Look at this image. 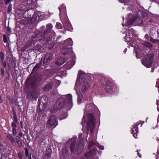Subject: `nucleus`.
Here are the masks:
<instances>
[{
  "mask_svg": "<svg viewBox=\"0 0 159 159\" xmlns=\"http://www.w3.org/2000/svg\"><path fill=\"white\" fill-rule=\"evenodd\" d=\"M29 156V159H31V155H30V156Z\"/></svg>",
  "mask_w": 159,
  "mask_h": 159,
  "instance_id": "obj_60",
  "label": "nucleus"
},
{
  "mask_svg": "<svg viewBox=\"0 0 159 159\" xmlns=\"http://www.w3.org/2000/svg\"><path fill=\"white\" fill-rule=\"evenodd\" d=\"M34 0H27V3L29 5H31L34 2Z\"/></svg>",
  "mask_w": 159,
  "mask_h": 159,
  "instance_id": "obj_31",
  "label": "nucleus"
},
{
  "mask_svg": "<svg viewBox=\"0 0 159 159\" xmlns=\"http://www.w3.org/2000/svg\"><path fill=\"white\" fill-rule=\"evenodd\" d=\"M6 4H8L9 2H11V0H4Z\"/></svg>",
  "mask_w": 159,
  "mask_h": 159,
  "instance_id": "obj_40",
  "label": "nucleus"
},
{
  "mask_svg": "<svg viewBox=\"0 0 159 159\" xmlns=\"http://www.w3.org/2000/svg\"><path fill=\"white\" fill-rule=\"evenodd\" d=\"M44 28V26H42L41 27V28Z\"/></svg>",
  "mask_w": 159,
  "mask_h": 159,
  "instance_id": "obj_64",
  "label": "nucleus"
},
{
  "mask_svg": "<svg viewBox=\"0 0 159 159\" xmlns=\"http://www.w3.org/2000/svg\"><path fill=\"white\" fill-rule=\"evenodd\" d=\"M1 72L2 76H3L4 74V70L3 68H1Z\"/></svg>",
  "mask_w": 159,
  "mask_h": 159,
  "instance_id": "obj_38",
  "label": "nucleus"
},
{
  "mask_svg": "<svg viewBox=\"0 0 159 159\" xmlns=\"http://www.w3.org/2000/svg\"><path fill=\"white\" fill-rule=\"evenodd\" d=\"M47 99V98L46 97H45V96H44L43 97V98H41V99H40V101H42V100L43 99Z\"/></svg>",
  "mask_w": 159,
  "mask_h": 159,
  "instance_id": "obj_52",
  "label": "nucleus"
},
{
  "mask_svg": "<svg viewBox=\"0 0 159 159\" xmlns=\"http://www.w3.org/2000/svg\"><path fill=\"white\" fill-rule=\"evenodd\" d=\"M137 153H138V155L139 156V157H140L141 158V154H139V153L138 152H137Z\"/></svg>",
  "mask_w": 159,
  "mask_h": 159,
  "instance_id": "obj_55",
  "label": "nucleus"
},
{
  "mask_svg": "<svg viewBox=\"0 0 159 159\" xmlns=\"http://www.w3.org/2000/svg\"><path fill=\"white\" fill-rule=\"evenodd\" d=\"M122 2L128 3L130 1V0H120Z\"/></svg>",
  "mask_w": 159,
  "mask_h": 159,
  "instance_id": "obj_41",
  "label": "nucleus"
},
{
  "mask_svg": "<svg viewBox=\"0 0 159 159\" xmlns=\"http://www.w3.org/2000/svg\"><path fill=\"white\" fill-rule=\"evenodd\" d=\"M54 83L55 84V87H58L61 84L60 81L57 80H55Z\"/></svg>",
  "mask_w": 159,
  "mask_h": 159,
  "instance_id": "obj_24",
  "label": "nucleus"
},
{
  "mask_svg": "<svg viewBox=\"0 0 159 159\" xmlns=\"http://www.w3.org/2000/svg\"><path fill=\"white\" fill-rule=\"evenodd\" d=\"M56 27L58 29H61L62 28V25L59 22L57 23L56 25Z\"/></svg>",
  "mask_w": 159,
  "mask_h": 159,
  "instance_id": "obj_26",
  "label": "nucleus"
},
{
  "mask_svg": "<svg viewBox=\"0 0 159 159\" xmlns=\"http://www.w3.org/2000/svg\"><path fill=\"white\" fill-rule=\"evenodd\" d=\"M42 103H43V106H44V108H43V111L44 109L45 108V107H46L47 105V104L46 103H43V102H42Z\"/></svg>",
  "mask_w": 159,
  "mask_h": 159,
  "instance_id": "obj_43",
  "label": "nucleus"
},
{
  "mask_svg": "<svg viewBox=\"0 0 159 159\" xmlns=\"http://www.w3.org/2000/svg\"><path fill=\"white\" fill-rule=\"evenodd\" d=\"M58 75L62 77L65 76L66 75V71H61V72L58 73Z\"/></svg>",
  "mask_w": 159,
  "mask_h": 159,
  "instance_id": "obj_23",
  "label": "nucleus"
},
{
  "mask_svg": "<svg viewBox=\"0 0 159 159\" xmlns=\"http://www.w3.org/2000/svg\"><path fill=\"white\" fill-rule=\"evenodd\" d=\"M16 142L17 141H20V138L18 136H17L16 137Z\"/></svg>",
  "mask_w": 159,
  "mask_h": 159,
  "instance_id": "obj_47",
  "label": "nucleus"
},
{
  "mask_svg": "<svg viewBox=\"0 0 159 159\" xmlns=\"http://www.w3.org/2000/svg\"><path fill=\"white\" fill-rule=\"evenodd\" d=\"M52 55L51 53L47 54L44 58V62H47L52 58Z\"/></svg>",
  "mask_w": 159,
  "mask_h": 159,
  "instance_id": "obj_13",
  "label": "nucleus"
},
{
  "mask_svg": "<svg viewBox=\"0 0 159 159\" xmlns=\"http://www.w3.org/2000/svg\"><path fill=\"white\" fill-rule=\"evenodd\" d=\"M88 121L87 123L86 127L88 130L90 129L91 132L92 133L94 128L95 125V120L93 115L90 114H89L87 115Z\"/></svg>",
  "mask_w": 159,
  "mask_h": 159,
  "instance_id": "obj_6",
  "label": "nucleus"
},
{
  "mask_svg": "<svg viewBox=\"0 0 159 159\" xmlns=\"http://www.w3.org/2000/svg\"><path fill=\"white\" fill-rule=\"evenodd\" d=\"M3 148V145L1 143H0V150L2 149Z\"/></svg>",
  "mask_w": 159,
  "mask_h": 159,
  "instance_id": "obj_48",
  "label": "nucleus"
},
{
  "mask_svg": "<svg viewBox=\"0 0 159 159\" xmlns=\"http://www.w3.org/2000/svg\"><path fill=\"white\" fill-rule=\"evenodd\" d=\"M66 61L64 58L60 57L57 60L55 64L59 65H61L65 63Z\"/></svg>",
  "mask_w": 159,
  "mask_h": 159,
  "instance_id": "obj_14",
  "label": "nucleus"
},
{
  "mask_svg": "<svg viewBox=\"0 0 159 159\" xmlns=\"http://www.w3.org/2000/svg\"><path fill=\"white\" fill-rule=\"evenodd\" d=\"M27 48V46H25L21 48V51L24 52V51Z\"/></svg>",
  "mask_w": 159,
  "mask_h": 159,
  "instance_id": "obj_44",
  "label": "nucleus"
},
{
  "mask_svg": "<svg viewBox=\"0 0 159 159\" xmlns=\"http://www.w3.org/2000/svg\"><path fill=\"white\" fill-rule=\"evenodd\" d=\"M40 98H39L38 99V107H37V111L38 113H39V112L40 111V108H39V106L40 105Z\"/></svg>",
  "mask_w": 159,
  "mask_h": 159,
  "instance_id": "obj_32",
  "label": "nucleus"
},
{
  "mask_svg": "<svg viewBox=\"0 0 159 159\" xmlns=\"http://www.w3.org/2000/svg\"><path fill=\"white\" fill-rule=\"evenodd\" d=\"M32 158H33V159H35V157L34 156H32Z\"/></svg>",
  "mask_w": 159,
  "mask_h": 159,
  "instance_id": "obj_61",
  "label": "nucleus"
},
{
  "mask_svg": "<svg viewBox=\"0 0 159 159\" xmlns=\"http://www.w3.org/2000/svg\"><path fill=\"white\" fill-rule=\"evenodd\" d=\"M12 111L13 113V116H17L16 114V112L13 108H12Z\"/></svg>",
  "mask_w": 159,
  "mask_h": 159,
  "instance_id": "obj_45",
  "label": "nucleus"
},
{
  "mask_svg": "<svg viewBox=\"0 0 159 159\" xmlns=\"http://www.w3.org/2000/svg\"><path fill=\"white\" fill-rule=\"evenodd\" d=\"M127 50V48H125L124 51V52H126Z\"/></svg>",
  "mask_w": 159,
  "mask_h": 159,
  "instance_id": "obj_62",
  "label": "nucleus"
},
{
  "mask_svg": "<svg viewBox=\"0 0 159 159\" xmlns=\"http://www.w3.org/2000/svg\"><path fill=\"white\" fill-rule=\"evenodd\" d=\"M68 97L69 98V101H71L72 99V96L71 95H68Z\"/></svg>",
  "mask_w": 159,
  "mask_h": 159,
  "instance_id": "obj_46",
  "label": "nucleus"
},
{
  "mask_svg": "<svg viewBox=\"0 0 159 159\" xmlns=\"http://www.w3.org/2000/svg\"><path fill=\"white\" fill-rule=\"evenodd\" d=\"M55 105L56 106H57V108L58 109H60L63 106V105L61 104V103L60 102L59 100L57 101V102H56L55 104Z\"/></svg>",
  "mask_w": 159,
  "mask_h": 159,
  "instance_id": "obj_21",
  "label": "nucleus"
},
{
  "mask_svg": "<svg viewBox=\"0 0 159 159\" xmlns=\"http://www.w3.org/2000/svg\"><path fill=\"white\" fill-rule=\"evenodd\" d=\"M81 74V71H79L78 74V76H79L80 77V75Z\"/></svg>",
  "mask_w": 159,
  "mask_h": 159,
  "instance_id": "obj_54",
  "label": "nucleus"
},
{
  "mask_svg": "<svg viewBox=\"0 0 159 159\" xmlns=\"http://www.w3.org/2000/svg\"><path fill=\"white\" fill-rule=\"evenodd\" d=\"M3 102L2 100L1 99V97L0 96V103H2Z\"/></svg>",
  "mask_w": 159,
  "mask_h": 159,
  "instance_id": "obj_53",
  "label": "nucleus"
},
{
  "mask_svg": "<svg viewBox=\"0 0 159 159\" xmlns=\"http://www.w3.org/2000/svg\"><path fill=\"white\" fill-rule=\"evenodd\" d=\"M0 3L1 4H3V0H0Z\"/></svg>",
  "mask_w": 159,
  "mask_h": 159,
  "instance_id": "obj_57",
  "label": "nucleus"
},
{
  "mask_svg": "<svg viewBox=\"0 0 159 159\" xmlns=\"http://www.w3.org/2000/svg\"><path fill=\"white\" fill-rule=\"evenodd\" d=\"M25 156L26 157H28L29 156L28 150L26 148H25Z\"/></svg>",
  "mask_w": 159,
  "mask_h": 159,
  "instance_id": "obj_33",
  "label": "nucleus"
},
{
  "mask_svg": "<svg viewBox=\"0 0 159 159\" xmlns=\"http://www.w3.org/2000/svg\"><path fill=\"white\" fill-rule=\"evenodd\" d=\"M3 66L5 68V67H6V66H7V64H6V63L5 62H4L3 63Z\"/></svg>",
  "mask_w": 159,
  "mask_h": 159,
  "instance_id": "obj_50",
  "label": "nucleus"
},
{
  "mask_svg": "<svg viewBox=\"0 0 159 159\" xmlns=\"http://www.w3.org/2000/svg\"><path fill=\"white\" fill-rule=\"evenodd\" d=\"M52 85L53 83L52 82H49L48 84L45 85L43 88V89L45 91H48L52 88Z\"/></svg>",
  "mask_w": 159,
  "mask_h": 159,
  "instance_id": "obj_12",
  "label": "nucleus"
},
{
  "mask_svg": "<svg viewBox=\"0 0 159 159\" xmlns=\"http://www.w3.org/2000/svg\"><path fill=\"white\" fill-rule=\"evenodd\" d=\"M7 138L11 142L12 144L15 146L16 145V144L14 139L10 134H7Z\"/></svg>",
  "mask_w": 159,
  "mask_h": 159,
  "instance_id": "obj_15",
  "label": "nucleus"
},
{
  "mask_svg": "<svg viewBox=\"0 0 159 159\" xmlns=\"http://www.w3.org/2000/svg\"><path fill=\"white\" fill-rule=\"evenodd\" d=\"M13 119L14 122L16 123H17L18 122V120L17 117V116H13Z\"/></svg>",
  "mask_w": 159,
  "mask_h": 159,
  "instance_id": "obj_37",
  "label": "nucleus"
},
{
  "mask_svg": "<svg viewBox=\"0 0 159 159\" xmlns=\"http://www.w3.org/2000/svg\"><path fill=\"white\" fill-rule=\"evenodd\" d=\"M154 57V54H149L142 61L143 64L147 68L151 67L152 65V61Z\"/></svg>",
  "mask_w": 159,
  "mask_h": 159,
  "instance_id": "obj_5",
  "label": "nucleus"
},
{
  "mask_svg": "<svg viewBox=\"0 0 159 159\" xmlns=\"http://www.w3.org/2000/svg\"><path fill=\"white\" fill-rule=\"evenodd\" d=\"M25 83L31 87L34 92L39 91L40 87V63L37 64L30 74L27 78Z\"/></svg>",
  "mask_w": 159,
  "mask_h": 159,
  "instance_id": "obj_1",
  "label": "nucleus"
},
{
  "mask_svg": "<svg viewBox=\"0 0 159 159\" xmlns=\"http://www.w3.org/2000/svg\"><path fill=\"white\" fill-rule=\"evenodd\" d=\"M3 42L4 43H6L7 42V37L5 34H4L3 35Z\"/></svg>",
  "mask_w": 159,
  "mask_h": 159,
  "instance_id": "obj_30",
  "label": "nucleus"
},
{
  "mask_svg": "<svg viewBox=\"0 0 159 159\" xmlns=\"http://www.w3.org/2000/svg\"><path fill=\"white\" fill-rule=\"evenodd\" d=\"M47 125L50 127L53 126L55 127L57 125V123L56 117L54 116H52L50 117L47 122Z\"/></svg>",
  "mask_w": 159,
  "mask_h": 159,
  "instance_id": "obj_7",
  "label": "nucleus"
},
{
  "mask_svg": "<svg viewBox=\"0 0 159 159\" xmlns=\"http://www.w3.org/2000/svg\"><path fill=\"white\" fill-rule=\"evenodd\" d=\"M76 138H74L72 139V142L70 144V149L72 153L77 152L81 153L84 148V145L83 143H78L76 146H75L76 141Z\"/></svg>",
  "mask_w": 159,
  "mask_h": 159,
  "instance_id": "obj_3",
  "label": "nucleus"
},
{
  "mask_svg": "<svg viewBox=\"0 0 159 159\" xmlns=\"http://www.w3.org/2000/svg\"><path fill=\"white\" fill-rule=\"evenodd\" d=\"M92 154L91 152V151H89L85 153L84 157H85L86 159H90V157L91 156Z\"/></svg>",
  "mask_w": 159,
  "mask_h": 159,
  "instance_id": "obj_18",
  "label": "nucleus"
},
{
  "mask_svg": "<svg viewBox=\"0 0 159 159\" xmlns=\"http://www.w3.org/2000/svg\"><path fill=\"white\" fill-rule=\"evenodd\" d=\"M135 18H134L131 20H129L127 24L128 25H131L135 21Z\"/></svg>",
  "mask_w": 159,
  "mask_h": 159,
  "instance_id": "obj_27",
  "label": "nucleus"
},
{
  "mask_svg": "<svg viewBox=\"0 0 159 159\" xmlns=\"http://www.w3.org/2000/svg\"><path fill=\"white\" fill-rule=\"evenodd\" d=\"M52 28V25L51 24H48L46 26V29L43 32L42 31L41 36L43 37L40 39V48H42L43 50L47 47L50 50L53 48L54 45V43L52 41V37L49 36Z\"/></svg>",
  "mask_w": 159,
  "mask_h": 159,
  "instance_id": "obj_2",
  "label": "nucleus"
},
{
  "mask_svg": "<svg viewBox=\"0 0 159 159\" xmlns=\"http://www.w3.org/2000/svg\"><path fill=\"white\" fill-rule=\"evenodd\" d=\"M52 152L51 149L48 148L46 151L45 155H44L43 159H50Z\"/></svg>",
  "mask_w": 159,
  "mask_h": 159,
  "instance_id": "obj_10",
  "label": "nucleus"
},
{
  "mask_svg": "<svg viewBox=\"0 0 159 159\" xmlns=\"http://www.w3.org/2000/svg\"><path fill=\"white\" fill-rule=\"evenodd\" d=\"M89 84L87 82L85 81L82 83V86L81 89V91L83 93H84L89 89Z\"/></svg>",
  "mask_w": 159,
  "mask_h": 159,
  "instance_id": "obj_8",
  "label": "nucleus"
},
{
  "mask_svg": "<svg viewBox=\"0 0 159 159\" xmlns=\"http://www.w3.org/2000/svg\"><path fill=\"white\" fill-rule=\"evenodd\" d=\"M65 43H68L67 44L68 45L71 46L73 44V42L72 40L71 39L69 38L68 39H67Z\"/></svg>",
  "mask_w": 159,
  "mask_h": 159,
  "instance_id": "obj_22",
  "label": "nucleus"
},
{
  "mask_svg": "<svg viewBox=\"0 0 159 159\" xmlns=\"http://www.w3.org/2000/svg\"><path fill=\"white\" fill-rule=\"evenodd\" d=\"M16 123L14 122H12L11 123V126L12 127L15 128L16 127Z\"/></svg>",
  "mask_w": 159,
  "mask_h": 159,
  "instance_id": "obj_39",
  "label": "nucleus"
},
{
  "mask_svg": "<svg viewBox=\"0 0 159 159\" xmlns=\"http://www.w3.org/2000/svg\"><path fill=\"white\" fill-rule=\"evenodd\" d=\"M143 45L144 46L150 48H152V44L146 41H144L143 43Z\"/></svg>",
  "mask_w": 159,
  "mask_h": 159,
  "instance_id": "obj_17",
  "label": "nucleus"
},
{
  "mask_svg": "<svg viewBox=\"0 0 159 159\" xmlns=\"http://www.w3.org/2000/svg\"><path fill=\"white\" fill-rule=\"evenodd\" d=\"M7 30L8 31H10L11 30L10 27H8L7 28Z\"/></svg>",
  "mask_w": 159,
  "mask_h": 159,
  "instance_id": "obj_58",
  "label": "nucleus"
},
{
  "mask_svg": "<svg viewBox=\"0 0 159 159\" xmlns=\"http://www.w3.org/2000/svg\"><path fill=\"white\" fill-rule=\"evenodd\" d=\"M19 135L21 137L23 135L22 133L21 132H20L19 133Z\"/></svg>",
  "mask_w": 159,
  "mask_h": 159,
  "instance_id": "obj_56",
  "label": "nucleus"
},
{
  "mask_svg": "<svg viewBox=\"0 0 159 159\" xmlns=\"http://www.w3.org/2000/svg\"><path fill=\"white\" fill-rule=\"evenodd\" d=\"M150 41L153 43H156L159 42V39H154L151 37L150 39Z\"/></svg>",
  "mask_w": 159,
  "mask_h": 159,
  "instance_id": "obj_25",
  "label": "nucleus"
},
{
  "mask_svg": "<svg viewBox=\"0 0 159 159\" xmlns=\"http://www.w3.org/2000/svg\"><path fill=\"white\" fill-rule=\"evenodd\" d=\"M154 71V69L153 68H152V70H151V72H153Z\"/></svg>",
  "mask_w": 159,
  "mask_h": 159,
  "instance_id": "obj_59",
  "label": "nucleus"
},
{
  "mask_svg": "<svg viewBox=\"0 0 159 159\" xmlns=\"http://www.w3.org/2000/svg\"><path fill=\"white\" fill-rule=\"evenodd\" d=\"M78 101L80 103L81 102V100L82 99V94L81 92H79V93L78 94Z\"/></svg>",
  "mask_w": 159,
  "mask_h": 159,
  "instance_id": "obj_20",
  "label": "nucleus"
},
{
  "mask_svg": "<svg viewBox=\"0 0 159 159\" xmlns=\"http://www.w3.org/2000/svg\"><path fill=\"white\" fill-rule=\"evenodd\" d=\"M94 144V142H93V141H92V142H91L90 143V144H89V146H92V145H93Z\"/></svg>",
  "mask_w": 159,
  "mask_h": 159,
  "instance_id": "obj_49",
  "label": "nucleus"
},
{
  "mask_svg": "<svg viewBox=\"0 0 159 159\" xmlns=\"http://www.w3.org/2000/svg\"><path fill=\"white\" fill-rule=\"evenodd\" d=\"M139 123H136L135 124H134V125H132V127L134 129L135 131V133H134V130L133 129H132V131L131 133L133 134L134 137L135 138H136V137L135 136V134L137 133L138 132V125H139Z\"/></svg>",
  "mask_w": 159,
  "mask_h": 159,
  "instance_id": "obj_9",
  "label": "nucleus"
},
{
  "mask_svg": "<svg viewBox=\"0 0 159 159\" xmlns=\"http://www.w3.org/2000/svg\"><path fill=\"white\" fill-rule=\"evenodd\" d=\"M11 5H10L8 7L7 12L8 13H10L11 11Z\"/></svg>",
  "mask_w": 159,
  "mask_h": 159,
  "instance_id": "obj_34",
  "label": "nucleus"
},
{
  "mask_svg": "<svg viewBox=\"0 0 159 159\" xmlns=\"http://www.w3.org/2000/svg\"><path fill=\"white\" fill-rule=\"evenodd\" d=\"M101 81L103 85L106 86L105 90L107 93H110L112 92L113 86L110 79L102 76L101 79Z\"/></svg>",
  "mask_w": 159,
  "mask_h": 159,
  "instance_id": "obj_4",
  "label": "nucleus"
},
{
  "mask_svg": "<svg viewBox=\"0 0 159 159\" xmlns=\"http://www.w3.org/2000/svg\"><path fill=\"white\" fill-rule=\"evenodd\" d=\"M20 126H21V128H22L23 127V122L22 121H20Z\"/></svg>",
  "mask_w": 159,
  "mask_h": 159,
  "instance_id": "obj_51",
  "label": "nucleus"
},
{
  "mask_svg": "<svg viewBox=\"0 0 159 159\" xmlns=\"http://www.w3.org/2000/svg\"><path fill=\"white\" fill-rule=\"evenodd\" d=\"M0 54L1 59L2 61H3L4 59V54L2 52H0Z\"/></svg>",
  "mask_w": 159,
  "mask_h": 159,
  "instance_id": "obj_29",
  "label": "nucleus"
},
{
  "mask_svg": "<svg viewBox=\"0 0 159 159\" xmlns=\"http://www.w3.org/2000/svg\"><path fill=\"white\" fill-rule=\"evenodd\" d=\"M34 142L38 145H40V134H39L36 135L34 139Z\"/></svg>",
  "mask_w": 159,
  "mask_h": 159,
  "instance_id": "obj_16",
  "label": "nucleus"
},
{
  "mask_svg": "<svg viewBox=\"0 0 159 159\" xmlns=\"http://www.w3.org/2000/svg\"><path fill=\"white\" fill-rule=\"evenodd\" d=\"M71 52V50L70 48H62L61 51V53L64 55L69 54Z\"/></svg>",
  "mask_w": 159,
  "mask_h": 159,
  "instance_id": "obj_11",
  "label": "nucleus"
},
{
  "mask_svg": "<svg viewBox=\"0 0 159 159\" xmlns=\"http://www.w3.org/2000/svg\"><path fill=\"white\" fill-rule=\"evenodd\" d=\"M12 132L14 135L15 136L16 135L17 133L16 130V129L15 128L13 129Z\"/></svg>",
  "mask_w": 159,
  "mask_h": 159,
  "instance_id": "obj_36",
  "label": "nucleus"
},
{
  "mask_svg": "<svg viewBox=\"0 0 159 159\" xmlns=\"http://www.w3.org/2000/svg\"><path fill=\"white\" fill-rule=\"evenodd\" d=\"M62 154L64 156H65L67 155L68 152V150L66 148H64L62 149Z\"/></svg>",
  "mask_w": 159,
  "mask_h": 159,
  "instance_id": "obj_19",
  "label": "nucleus"
},
{
  "mask_svg": "<svg viewBox=\"0 0 159 159\" xmlns=\"http://www.w3.org/2000/svg\"><path fill=\"white\" fill-rule=\"evenodd\" d=\"M80 159H86L85 157H84L80 158Z\"/></svg>",
  "mask_w": 159,
  "mask_h": 159,
  "instance_id": "obj_63",
  "label": "nucleus"
},
{
  "mask_svg": "<svg viewBox=\"0 0 159 159\" xmlns=\"http://www.w3.org/2000/svg\"><path fill=\"white\" fill-rule=\"evenodd\" d=\"M79 139L80 141V142L79 143H83L84 144V143H83V140L82 138V134H80L79 135Z\"/></svg>",
  "mask_w": 159,
  "mask_h": 159,
  "instance_id": "obj_28",
  "label": "nucleus"
},
{
  "mask_svg": "<svg viewBox=\"0 0 159 159\" xmlns=\"http://www.w3.org/2000/svg\"><path fill=\"white\" fill-rule=\"evenodd\" d=\"M17 143L18 144V146L20 147H21L22 146V143L21 141H17Z\"/></svg>",
  "mask_w": 159,
  "mask_h": 159,
  "instance_id": "obj_35",
  "label": "nucleus"
},
{
  "mask_svg": "<svg viewBox=\"0 0 159 159\" xmlns=\"http://www.w3.org/2000/svg\"><path fill=\"white\" fill-rule=\"evenodd\" d=\"M18 156L19 157L20 159H22L23 158V155L21 153H18Z\"/></svg>",
  "mask_w": 159,
  "mask_h": 159,
  "instance_id": "obj_42",
  "label": "nucleus"
}]
</instances>
